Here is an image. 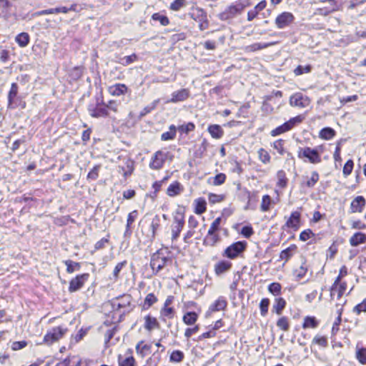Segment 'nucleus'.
<instances>
[{
  "label": "nucleus",
  "mask_w": 366,
  "mask_h": 366,
  "mask_svg": "<svg viewBox=\"0 0 366 366\" xmlns=\"http://www.w3.org/2000/svg\"><path fill=\"white\" fill-rule=\"evenodd\" d=\"M366 200L363 196L356 197L350 204V212H362L365 207Z\"/></svg>",
  "instance_id": "obj_15"
},
{
  "label": "nucleus",
  "mask_w": 366,
  "mask_h": 366,
  "mask_svg": "<svg viewBox=\"0 0 366 366\" xmlns=\"http://www.w3.org/2000/svg\"><path fill=\"white\" fill-rule=\"evenodd\" d=\"M312 66L311 64H306L305 66L298 65L294 70L293 73L295 76L302 75L304 74H309L312 71Z\"/></svg>",
  "instance_id": "obj_36"
},
{
  "label": "nucleus",
  "mask_w": 366,
  "mask_h": 366,
  "mask_svg": "<svg viewBox=\"0 0 366 366\" xmlns=\"http://www.w3.org/2000/svg\"><path fill=\"white\" fill-rule=\"evenodd\" d=\"M282 286L278 282H272L268 286V290L270 293L274 295H278L280 294Z\"/></svg>",
  "instance_id": "obj_57"
},
{
  "label": "nucleus",
  "mask_w": 366,
  "mask_h": 366,
  "mask_svg": "<svg viewBox=\"0 0 366 366\" xmlns=\"http://www.w3.org/2000/svg\"><path fill=\"white\" fill-rule=\"evenodd\" d=\"M312 342L323 347H326L328 345L327 338L325 336L316 335L314 337Z\"/></svg>",
  "instance_id": "obj_63"
},
{
  "label": "nucleus",
  "mask_w": 366,
  "mask_h": 366,
  "mask_svg": "<svg viewBox=\"0 0 366 366\" xmlns=\"http://www.w3.org/2000/svg\"><path fill=\"white\" fill-rule=\"evenodd\" d=\"M88 112L89 115L94 118H104L109 115L102 93H98L95 97L94 102L89 103Z\"/></svg>",
  "instance_id": "obj_2"
},
{
  "label": "nucleus",
  "mask_w": 366,
  "mask_h": 366,
  "mask_svg": "<svg viewBox=\"0 0 366 366\" xmlns=\"http://www.w3.org/2000/svg\"><path fill=\"white\" fill-rule=\"evenodd\" d=\"M286 306V301L282 297H278L275 299V302L272 306V311L276 312L277 315H281L282 310Z\"/></svg>",
  "instance_id": "obj_32"
},
{
  "label": "nucleus",
  "mask_w": 366,
  "mask_h": 366,
  "mask_svg": "<svg viewBox=\"0 0 366 366\" xmlns=\"http://www.w3.org/2000/svg\"><path fill=\"white\" fill-rule=\"evenodd\" d=\"M138 60V56L136 54H132L129 56H124L123 58H121L119 61V63L122 64V66H128Z\"/></svg>",
  "instance_id": "obj_44"
},
{
  "label": "nucleus",
  "mask_w": 366,
  "mask_h": 366,
  "mask_svg": "<svg viewBox=\"0 0 366 366\" xmlns=\"http://www.w3.org/2000/svg\"><path fill=\"white\" fill-rule=\"evenodd\" d=\"M15 41L20 47H26L30 41V36L27 32H21L15 37Z\"/></svg>",
  "instance_id": "obj_26"
},
{
  "label": "nucleus",
  "mask_w": 366,
  "mask_h": 366,
  "mask_svg": "<svg viewBox=\"0 0 366 366\" xmlns=\"http://www.w3.org/2000/svg\"><path fill=\"white\" fill-rule=\"evenodd\" d=\"M101 168V165H95L92 169L87 174V179L88 180H96L99 177V172Z\"/></svg>",
  "instance_id": "obj_55"
},
{
  "label": "nucleus",
  "mask_w": 366,
  "mask_h": 366,
  "mask_svg": "<svg viewBox=\"0 0 366 366\" xmlns=\"http://www.w3.org/2000/svg\"><path fill=\"white\" fill-rule=\"evenodd\" d=\"M355 357L358 362L362 365H366V347H356Z\"/></svg>",
  "instance_id": "obj_34"
},
{
  "label": "nucleus",
  "mask_w": 366,
  "mask_h": 366,
  "mask_svg": "<svg viewBox=\"0 0 366 366\" xmlns=\"http://www.w3.org/2000/svg\"><path fill=\"white\" fill-rule=\"evenodd\" d=\"M184 358V354L181 350H174L169 357V361L172 362H181Z\"/></svg>",
  "instance_id": "obj_45"
},
{
  "label": "nucleus",
  "mask_w": 366,
  "mask_h": 366,
  "mask_svg": "<svg viewBox=\"0 0 366 366\" xmlns=\"http://www.w3.org/2000/svg\"><path fill=\"white\" fill-rule=\"evenodd\" d=\"M296 248L297 247L295 244H292L287 249L282 250L280 252V259L287 261L293 255V252L296 249Z\"/></svg>",
  "instance_id": "obj_43"
},
{
  "label": "nucleus",
  "mask_w": 366,
  "mask_h": 366,
  "mask_svg": "<svg viewBox=\"0 0 366 366\" xmlns=\"http://www.w3.org/2000/svg\"><path fill=\"white\" fill-rule=\"evenodd\" d=\"M287 126L288 125H287L286 122H285L283 124H282V125L277 127V128H275L274 129L272 130L271 135L272 137H275V136L280 135L282 133L290 131Z\"/></svg>",
  "instance_id": "obj_53"
},
{
  "label": "nucleus",
  "mask_w": 366,
  "mask_h": 366,
  "mask_svg": "<svg viewBox=\"0 0 366 366\" xmlns=\"http://www.w3.org/2000/svg\"><path fill=\"white\" fill-rule=\"evenodd\" d=\"M89 277V274L84 273L81 274H79L76 276L74 278L71 279V281L69 282V292H74L79 290L83 287L85 282L87 281Z\"/></svg>",
  "instance_id": "obj_11"
},
{
  "label": "nucleus",
  "mask_w": 366,
  "mask_h": 366,
  "mask_svg": "<svg viewBox=\"0 0 366 366\" xmlns=\"http://www.w3.org/2000/svg\"><path fill=\"white\" fill-rule=\"evenodd\" d=\"M119 366H134L135 360L132 356L123 358L121 355L119 356L118 359Z\"/></svg>",
  "instance_id": "obj_49"
},
{
  "label": "nucleus",
  "mask_w": 366,
  "mask_h": 366,
  "mask_svg": "<svg viewBox=\"0 0 366 366\" xmlns=\"http://www.w3.org/2000/svg\"><path fill=\"white\" fill-rule=\"evenodd\" d=\"M217 232H213L212 234H208L204 238L203 243L204 245L214 247L217 242L220 241V237L217 233Z\"/></svg>",
  "instance_id": "obj_27"
},
{
  "label": "nucleus",
  "mask_w": 366,
  "mask_h": 366,
  "mask_svg": "<svg viewBox=\"0 0 366 366\" xmlns=\"http://www.w3.org/2000/svg\"><path fill=\"white\" fill-rule=\"evenodd\" d=\"M183 190V187L179 182H174L171 184L167 190V194L169 197H174Z\"/></svg>",
  "instance_id": "obj_25"
},
{
  "label": "nucleus",
  "mask_w": 366,
  "mask_h": 366,
  "mask_svg": "<svg viewBox=\"0 0 366 366\" xmlns=\"http://www.w3.org/2000/svg\"><path fill=\"white\" fill-rule=\"evenodd\" d=\"M160 99L154 100L150 105L145 107L142 111L139 113L138 116V119H142L146 114L150 113L152 110H154L157 104L159 102Z\"/></svg>",
  "instance_id": "obj_42"
},
{
  "label": "nucleus",
  "mask_w": 366,
  "mask_h": 366,
  "mask_svg": "<svg viewBox=\"0 0 366 366\" xmlns=\"http://www.w3.org/2000/svg\"><path fill=\"white\" fill-rule=\"evenodd\" d=\"M172 258L164 255L162 249H158L151 256L150 267L154 274L162 270L168 263H172Z\"/></svg>",
  "instance_id": "obj_4"
},
{
  "label": "nucleus",
  "mask_w": 366,
  "mask_h": 366,
  "mask_svg": "<svg viewBox=\"0 0 366 366\" xmlns=\"http://www.w3.org/2000/svg\"><path fill=\"white\" fill-rule=\"evenodd\" d=\"M187 4L186 0H174L169 5V9L173 11H178Z\"/></svg>",
  "instance_id": "obj_48"
},
{
  "label": "nucleus",
  "mask_w": 366,
  "mask_h": 366,
  "mask_svg": "<svg viewBox=\"0 0 366 366\" xmlns=\"http://www.w3.org/2000/svg\"><path fill=\"white\" fill-rule=\"evenodd\" d=\"M295 20V16L292 12L282 11L276 16L274 24L278 29H284L292 26Z\"/></svg>",
  "instance_id": "obj_9"
},
{
  "label": "nucleus",
  "mask_w": 366,
  "mask_h": 366,
  "mask_svg": "<svg viewBox=\"0 0 366 366\" xmlns=\"http://www.w3.org/2000/svg\"><path fill=\"white\" fill-rule=\"evenodd\" d=\"M189 93H173L171 98H163L164 104L177 103L179 102L184 101L188 97Z\"/></svg>",
  "instance_id": "obj_24"
},
{
  "label": "nucleus",
  "mask_w": 366,
  "mask_h": 366,
  "mask_svg": "<svg viewBox=\"0 0 366 366\" xmlns=\"http://www.w3.org/2000/svg\"><path fill=\"white\" fill-rule=\"evenodd\" d=\"M353 167H354L353 161L352 159L347 160L343 167V170H342L343 174L345 177L350 175L352 172Z\"/></svg>",
  "instance_id": "obj_62"
},
{
  "label": "nucleus",
  "mask_w": 366,
  "mask_h": 366,
  "mask_svg": "<svg viewBox=\"0 0 366 366\" xmlns=\"http://www.w3.org/2000/svg\"><path fill=\"white\" fill-rule=\"evenodd\" d=\"M207 210V202L204 198H198L195 200L194 212L197 214H202Z\"/></svg>",
  "instance_id": "obj_31"
},
{
  "label": "nucleus",
  "mask_w": 366,
  "mask_h": 366,
  "mask_svg": "<svg viewBox=\"0 0 366 366\" xmlns=\"http://www.w3.org/2000/svg\"><path fill=\"white\" fill-rule=\"evenodd\" d=\"M277 326L284 331H288L290 329V324L287 317H280L277 322Z\"/></svg>",
  "instance_id": "obj_51"
},
{
  "label": "nucleus",
  "mask_w": 366,
  "mask_h": 366,
  "mask_svg": "<svg viewBox=\"0 0 366 366\" xmlns=\"http://www.w3.org/2000/svg\"><path fill=\"white\" fill-rule=\"evenodd\" d=\"M188 16L190 19L198 23L199 31H204L209 28V21L207 12L203 8L198 6H192L188 12Z\"/></svg>",
  "instance_id": "obj_3"
},
{
  "label": "nucleus",
  "mask_w": 366,
  "mask_h": 366,
  "mask_svg": "<svg viewBox=\"0 0 366 366\" xmlns=\"http://www.w3.org/2000/svg\"><path fill=\"white\" fill-rule=\"evenodd\" d=\"M301 214L300 212L295 211L291 213L290 218L285 223V227L297 231L300 226Z\"/></svg>",
  "instance_id": "obj_14"
},
{
  "label": "nucleus",
  "mask_w": 366,
  "mask_h": 366,
  "mask_svg": "<svg viewBox=\"0 0 366 366\" xmlns=\"http://www.w3.org/2000/svg\"><path fill=\"white\" fill-rule=\"evenodd\" d=\"M83 70L84 67L79 66H74L69 71V76L71 77V79L74 80H77L80 79L83 74Z\"/></svg>",
  "instance_id": "obj_47"
},
{
  "label": "nucleus",
  "mask_w": 366,
  "mask_h": 366,
  "mask_svg": "<svg viewBox=\"0 0 366 366\" xmlns=\"http://www.w3.org/2000/svg\"><path fill=\"white\" fill-rule=\"evenodd\" d=\"M151 19L154 21H159L163 26H168L170 24V20L168 16L162 14L161 12L154 13L151 16Z\"/></svg>",
  "instance_id": "obj_28"
},
{
  "label": "nucleus",
  "mask_w": 366,
  "mask_h": 366,
  "mask_svg": "<svg viewBox=\"0 0 366 366\" xmlns=\"http://www.w3.org/2000/svg\"><path fill=\"white\" fill-rule=\"evenodd\" d=\"M167 155L168 152L165 153L162 151H157V152H155L149 164L150 168L153 169H161L166 161Z\"/></svg>",
  "instance_id": "obj_13"
},
{
  "label": "nucleus",
  "mask_w": 366,
  "mask_h": 366,
  "mask_svg": "<svg viewBox=\"0 0 366 366\" xmlns=\"http://www.w3.org/2000/svg\"><path fill=\"white\" fill-rule=\"evenodd\" d=\"M341 9L342 6L340 4H338V2H334L333 5H330V7H322L317 9L316 14L326 16L333 12L340 11Z\"/></svg>",
  "instance_id": "obj_17"
},
{
  "label": "nucleus",
  "mask_w": 366,
  "mask_h": 366,
  "mask_svg": "<svg viewBox=\"0 0 366 366\" xmlns=\"http://www.w3.org/2000/svg\"><path fill=\"white\" fill-rule=\"evenodd\" d=\"M157 302V298L154 295V294L149 293L144 299L143 307L145 310L149 309L151 306H152Z\"/></svg>",
  "instance_id": "obj_46"
},
{
  "label": "nucleus",
  "mask_w": 366,
  "mask_h": 366,
  "mask_svg": "<svg viewBox=\"0 0 366 366\" xmlns=\"http://www.w3.org/2000/svg\"><path fill=\"white\" fill-rule=\"evenodd\" d=\"M132 297L130 295L124 294L117 297L111 300V305L114 311L123 309V313L129 312L133 307L131 305Z\"/></svg>",
  "instance_id": "obj_6"
},
{
  "label": "nucleus",
  "mask_w": 366,
  "mask_h": 366,
  "mask_svg": "<svg viewBox=\"0 0 366 366\" xmlns=\"http://www.w3.org/2000/svg\"><path fill=\"white\" fill-rule=\"evenodd\" d=\"M290 102L293 107L304 108L310 105V99L303 93H295L290 97Z\"/></svg>",
  "instance_id": "obj_12"
},
{
  "label": "nucleus",
  "mask_w": 366,
  "mask_h": 366,
  "mask_svg": "<svg viewBox=\"0 0 366 366\" xmlns=\"http://www.w3.org/2000/svg\"><path fill=\"white\" fill-rule=\"evenodd\" d=\"M145 330L147 331H152L154 329H159L160 325L157 321V318L150 315H147L144 317V325Z\"/></svg>",
  "instance_id": "obj_21"
},
{
  "label": "nucleus",
  "mask_w": 366,
  "mask_h": 366,
  "mask_svg": "<svg viewBox=\"0 0 366 366\" xmlns=\"http://www.w3.org/2000/svg\"><path fill=\"white\" fill-rule=\"evenodd\" d=\"M269 300L268 298H263L259 303L260 314L264 317L268 312V308L269 305Z\"/></svg>",
  "instance_id": "obj_50"
},
{
  "label": "nucleus",
  "mask_w": 366,
  "mask_h": 366,
  "mask_svg": "<svg viewBox=\"0 0 366 366\" xmlns=\"http://www.w3.org/2000/svg\"><path fill=\"white\" fill-rule=\"evenodd\" d=\"M198 319V315L195 312H187L183 317L182 320L187 325H194Z\"/></svg>",
  "instance_id": "obj_30"
},
{
  "label": "nucleus",
  "mask_w": 366,
  "mask_h": 366,
  "mask_svg": "<svg viewBox=\"0 0 366 366\" xmlns=\"http://www.w3.org/2000/svg\"><path fill=\"white\" fill-rule=\"evenodd\" d=\"M352 312L357 315H360L361 312H366V298L353 307Z\"/></svg>",
  "instance_id": "obj_54"
},
{
  "label": "nucleus",
  "mask_w": 366,
  "mask_h": 366,
  "mask_svg": "<svg viewBox=\"0 0 366 366\" xmlns=\"http://www.w3.org/2000/svg\"><path fill=\"white\" fill-rule=\"evenodd\" d=\"M222 222V217H219L216 218L212 223L210 228L208 230V234H212L213 232H217L219 230L220 224Z\"/></svg>",
  "instance_id": "obj_56"
},
{
  "label": "nucleus",
  "mask_w": 366,
  "mask_h": 366,
  "mask_svg": "<svg viewBox=\"0 0 366 366\" xmlns=\"http://www.w3.org/2000/svg\"><path fill=\"white\" fill-rule=\"evenodd\" d=\"M319 325V321L313 316H306L304 319L302 327L307 328H316Z\"/></svg>",
  "instance_id": "obj_33"
},
{
  "label": "nucleus",
  "mask_w": 366,
  "mask_h": 366,
  "mask_svg": "<svg viewBox=\"0 0 366 366\" xmlns=\"http://www.w3.org/2000/svg\"><path fill=\"white\" fill-rule=\"evenodd\" d=\"M194 129H195L194 124L192 122H188L187 124H182V125L178 127V128L177 129H178L179 132H180L182 133L188 134L189 132L194 131Z\"/></svg>",
  "instance_id": "obj_52"
},
{
  "label": "nucleus",
  "mask_w": 366,
  "mask_h": 366,
  "mask_svg": "<svg viewBox=\"0 0 366 366\" xmlns=\"http://www.w3.org/2000/svg\"><path fill=\"white\" fill-rule=\"evenodd\" d=\"M184 208L178 207L174 215V222L172 226V239L176 240L184 226Z\"/></svg>",
  "instance_id": "obj_5"
},
{
  "label": "nucleus",
  "mask_w": 366,
  "mask_h": 366,
  "mask_svg": "<svg viewBox=\"0 0 366 366\" xmlns=\"http://www.w3.org/2000/svg\"><path fill=\"white\" fill-rule=\"evenodd\" d=\"M365 242L366 234L362 232H356L350 239V243L353 247H357Z\"/></svg>",
  "instance_id": "obj_23"
},
{
  "label": "nucleus",
  "mask_w": 366,
  "mask_h": 366,
  "mask_svg": "<svg viewBox=\"0 0 366 366\" xmlns=\"http://www.w3.org/2000/svg\"><path fill=\"white\" fill-rule=\"evenodd\" d=\"M251 3L249 0H239L228 6L223 11L218 14V18L221 21H227L240 14L245 8L249 6Z\"/></svg>",
  "instance_id": "obj_1"
},
{
  "label": "nucleus",
  "mask_w": 366,
  "mask_h": 366,
  "mask_svg": "<svg viewBox=\"0 0 366 366\" xmlns=\"http://www.w3.org/2000/svg\"><path fill=\"white\" fill-rule=\"evenodd\" d=\"M335 134L336 132L332 128L325 127L320 130L319 136L323 139L330 140L335 136Z\"/></svg>",
  "instance_id": "obj_35"
},
{
  "label": "nucleus",
  "mask_w": 366,
  "mask_h": 366,
  "mask_svg": "<svg viewBox=\"0 0 366 366\" xmlns=\"http://www.w3.org/2000/svg\"><path fill=\"white\" fill-rule=\"evenodd\" d=\"M67 328L63 327H55L51 328L44 337V342L48 345L59 341L67 332Z\"/></svg>",
  "instance_id": "obj_10"
},
{
  "label": "nucleus",
  "mask_w": 366,
  "mask_h": 366,
  "mask_svg": "<svg viewBox=\"0 0 366 366\" xmlns=\"http://www.w3.org/2000/svg\"><path fill=\"white\" fill-rule=\"evenodd\" d=\"M285 141L278 139L273 143V148L277 151L280 155H283L286 152L284 149Z\"/></svg>",
  "instance_id": "obj_58"
},
{
  "label": "nucleus",
  "mask_w": 366,
  "mask_h": 366,
  "mask_svg": "<svg viewBox=\"0 0 366 366\" xmlns=\"http://www.w3.org/2000/svg\"><path fill=\"white\" fill-rule=\"evenodd\" d=\"M277 177L278 179L277 185L282 189L285 188L288 182L285 172L284 170H279L277 173Z\"/></svg>",
  "instance_id": "obj_38"
},
{
  "label": "nucleus",
  "mask_w": 366,
  "mask_h": 366,
  "mask_svg": "<svg viewBox=\"0 0 366 366\" xmlns=\"http://www.w3.org/2000/svg\"><path fill=\"white\" fill-rule=\"evenodd\" d=\"M225 198V196L224 194H216L213 193L209 194V202L211 204H215L218 202H222Z\"/></svg>",
  "instance_id": "obj_59"
},
{
  "label": "nucleus",
  "mask_w": 366,
  "mask_h": 366,
  "mask_svg": "<svg viewBox=\"0 0 366 366\" xmlns=\"http://www.w3.org/2000/svg\"><path fill=\"white\" fill-rule=\"evenodd\" d=\"M271 204V198L269 195H264L262 200L261 204V210L262 212H267L269 209V206Z\"/></svg>",
  "instance_id": "obj_61"
},
{
  "label": "nucleus",
  "mask_w": 366,
  "mask_h": 366,
  "mask_svg": "<svg viewBox=\"0 0 366 366\" xmlns=\"http://www.w3.org/2000/svg\"><path fill=\"white\" fill-rule=\"evenodd\" d=\"M160 222L161 220L159 216L157 214L155 215L152 219L150 224V233L147 234V237L149 238L151 241H152L155 238L157 231L160 227Z\"/></svg>",
  "instance_id": "obj_19"
},
{
  "label": "nucleus",
  "mask_w": 366,
  "mask_h": 366,
  "mask_svg": "<svg viewBox=\"0 0 366 366\" xmlns=\"http://www.w3.org/2000/svg\"><path fill=\"white\" fill-rule=\"evenodd\" d=\"M247 243L245 241H238L227 247L222 255L230 259L239 257L247 248Z\"/></svg>",
  "instance_id": "obj_7"
},
{
  "label": "nucleus",
  "mask_w": 366,
  "mask_h": 366,
  "mask_svg": "<svg viewBox=\"0 0 366 366\" xmlns=\"http://www.w3.org/2000/svg\"><path fill=\"white\" fill-rule=\"evenodd\" d=\"M207 130L214 139H220L224 135V130L219 124H211L208 127Z\"/></svg>",
  "instance_id": "obj_22"
},
{
  "label": "nucleus",
  "mask_w": 366,
  "mask_h": 366,
  "mask_svg": "<svg viewBox=\"0 0 366 366\" xmlns=\"http://www.w3.org/2000/svg\"><path fill=\"white\" fill-rule=\"evenodd\" d=\"M160 314L162 316L172 319L174 315V310L173 307H163L160 311Z\"/></svg>",
  "instance_id": "obj_64"
},
{
  "label": "nucleus",
  "mask_w": 366,
  "mask_h": 366,
  "mask_svg": "<svg viewBox=\"0 0 366 366\" xmlns=\"http://www.w3.org/2000/svg\"><path fill=\"white\" fill-rule=\"evenodd\" d=\"M64 263L66 266V272L69 274L79 270L81 267L79 262H76L70 259L65 260Z\"/></svg>",
  "instance_id": "obj_40"
},
{
  "label": "nucleus",
  "mask_w": 366,
  "mask_h": 366,
  "mask_svg": "<svg viewBox=\"0 0 366 366\" xmlns=\"http://www.w3.org/2000/svg\"><path fill=\"white\" fill-rule=\"evenodd\" d=\"M232 267V262L228 260H221L214 265V272L217 276L229 271Z\"/></svg>",
  "instance_id": "obj_16"
},
{
  "label": "nucleus",
  "mask_w": 366,
  "mask_h": 366,
  "mask_svg": "<svg viewBox=\"0 0 366 366\" xmlns=\"http://www.w3.org/2000/svg\"><path fill=\"white\" fill-rule=\"evenodd\" d=\"M274 42H269V43H260L257 42L252 44L250 45L246 46L244 49V51L247 53L250 52H255L257 51H259L264 49H266L269 46L274 45Z\"/></svg>",
  "instance_id": "obj_18"
},
{
  "label": "nucleus",
  "mask_w": 366,
  "mask_h": 366,
  "mask_svg": "<svg viewBox=\"0 0 366 366\" xmlns=\"http://www.w3.org/2000/svg\"><path fill=\"white\" fill-rule=\"evenodd\" d=\"M247 198L248 199V201H247V204L244 209H255L254 204L258 200L256 193L247 191Z\"/></svg>",
  "instance_id": "obj_37"
},
{
  "label": "nucleus",
  "mask_w": 366,
  "mask_h": 366,
  "mask_svg": "<svg viewBox=\"0 0 366 366\" xmlns=\"http://www.w3.org/2000/svg\"><path fill=\"white\" fill-rule=\"evenodd\" d=\"M227 306V301L225 297L220 296L218 299L209 307L211 312H218L224 310Z\"/></svg>",
  "instance_id": "obj_20"
},
{
  "label": "nucleus",
  "mask_w": 366,
  "mask_h": 366,
  "mask_svg": "<svg viewBox=\"0 0 366 366\" xmlns=\"http://www.w3.org/2000/svg\"><path fill=\"white\" fill-rule=\"evenodd\" d=\"M177 127L174 125L169 127V131L162 134L161 139L162 141H167L174 139L176 137Z\"/></svg>",
  "instance_id": "obj_39"
},
{
  "label": "nucleus",
  "mask_w": 366,
  "mask_h": 366,
  "mask_svg": "<svg viewBox=\"0 0 366 366\" xmlns=\"http://www.w3.org/2000/svg\"><path fill=\"white\" fill-rule=\"evenodd\" d=\"M307 271V267L305 266V262H302V265L295 271L296 278L301 280L304 277Z\"/></svg>",
  "instance_id": "obj_60"
},
{
  "label": "nucleus",
  "mask_w": 366,
  "mask_h": 366,
  "mask_svg": "<svg viewBox=\"0 0 366 366\" xmlns=\"http://www.w3.org/2000/svg\"><path fill=\"white\" fill-rule=\"evenodd\" d=\"M319 174L317 173V172L314 171L312 172V176L310 179L305 182H302L301 186H306L307 187L312 188L319 181Z\"/></svg>",
  "instance_id": "obj_41"
},
{
  "label": "nucleus",
  "mask_w": 366,
  "mask_h": 366,
  "mask_svg": "<svg viewBox=\"0 0 366 366\" xmlns=\"http://www.w3.org/2000/svg\"><path fill=\"white\" fill-rule=\"evenodd\" d=\"M347 274V267L345 266H342L340 270V274L335 280V282L332 285L330 288V296L332 298L334 296V291L337 289L338 285L340 283L341 279L343 276Z\"/></svg>",
  "instance_id": "obj_29"
},
{
  "label": "nucleus",
  "mask_w": 366,
  "mask_h": 366,
  "mask_svg": "<svg viewBox=\"0 0 366 366\" xmlns=\"http://www.w3.org/2000/svg\"><path fill=\"white\" fill-rule=\"evenodd\" d=\"M300 159H307L312 164H318L321 162V157L317 149H312L309 147H300L297 152Z\"/></svg>",
  "instance_id": "obj_8"
}]
</instances>
